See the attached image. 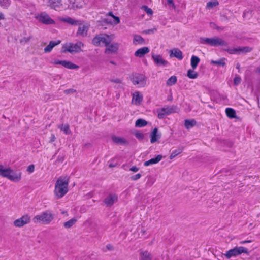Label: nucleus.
I'll return each instance as SVG.
<instances>
[{
  "instance_id": "f257e3e1",
  "label": "nucleus",
  "mask_w": 260,
  "mask_h": 260,
  "mask_svg": "<svg viewBox=\"0 0 260 260\" xmlns=\"http://www.w3.org/2000/svg\"><path fill=\"white\" fill-rule=\"evenodd\" d=\"M69 178L67 176H61L58 178L55 184L54 193L56 199H61L69 191Z\"/></svg>"
},
{
  "instance_id": "f03ea898",
  "label": "nucleus",
  "mask_w": 260,
  "mask_h": 260,
  "mask_svg": "<svg viewBox=\"0 0 260 260\" xmlns=\"http://www.w3.org/2000/svg\"><path fill=\"white\" fill-rule=\"evenodd\" d=\"M22 173L20 171H14L10 168H5L0 165V176L6 177L14 182H19L21 179Z\"/></svg>"
},
{
  "instance_id": "7ed1b4c3",
  "label": "nucleus",
  "mask_w": 260,
  "mask_h": 260,
  "mask_svg": "<svg viewBox=\"0 0 260 260\" xmlns=\"http://www.w3.org/2000/svg\"><path fill=\"white\" fill-rule=\"evenodd\" d=\"M54 218V214L51 211L47 210L42 212L40 214L36 215L32 219L35 223H41L45 224L50 223Z\"/></svg>"
},
{
  "instance_id": "20e7f679",
  "label": "nucleus",
  "mask_w": 260,
  "mask_h": 260,
  "mask_svg": "<svg viewBox=\"0 0 260 260\" xmlns=\"http://www.w3.org/2000/svg\"><path fill=\"white\" fill-rule=\"evenodd\" d=\"M200 41L201 44H206L211 46H227L228 45V43L225 41L217 37L212 38L201 37L200 38Z\"/></svg>"
},
{
  "instance_id": "39448f33",
  "label": "nucleus",
  "mask_w": 260,
  "mask_h": 260,
  "mask_svg": "<svg viewBox=\"0 0 260 260\" xmlns=\"http://www.w3.org/2000/svg\"><path fill=\"white\" fill-rule=\"evenodd\" d=\"M114 35H108L105 34L96 36L92 39V44L95 46H100L103 44L105 46L109 45L114 39Z\"/></svg>"
},
{
  "instance_id": "423d86ee",
  "label": "nucleus",
  "mask_w": 260,
  "mask_h": 260,
  "mask_svg": "<svg viewBox=\"0 0 260 260\" xmlns=\"http://www.w3.org/2000/svg\"><path fill=\"white\" fill-rule=\"evenodd\" d=\"M84 46L83 43L78 41L76 43H68L64 44L62 46V53L70 52V53H78L81 52L82 48Z\"/></svg>"
},
{
  "instance_id": "0eeeda50",
  "label": "nucleus",
  "mask_w": 260,
  "mask_h": 260,
  "mask_svg": "<svg viewBox=\"0 0 260 260\" xmlns=\"http://www.w3.org/2000/svg\"><path fill=\"white\" fill-rule=\"evenodd\" d=\"M131 80L133 84L138 85L139 87H143L146 84V77L142 74H136L133 75Z\"/></svg>"
},
{
  "instance_id": "6e6552de",
  "label": "nucleus",
  "mask_w": 260,
  "mask_h": 260,
  "mask_svg": "<svg viewBox=\"0 0 260 260\" xmlns=\"http://www.w3.org/2000/svg\"><path fill=\"white\" fill-rule=\"evenodd\" d=\"M178 107L176 106H168L162 108L160 110L157 111V117L159 119H163L166 116L171 113L176 112Z\"/></svg>"
},
{
  "instance_id": "1a4fd4ad",
  "label": "nucleus",
  "mask_w": 260,
  "mask_h": 260,
  "mask_svg": "<svg viewBox=\"0 0 260 260\" xmlns=\"http://www.w3.org/2000/svg\"><path fill=\"white\" fill-rule=\"evenodd\" d=\"M248 249L243 247H236L233 249L229 250L224 254L225 257L229 259L232 256H237L242 253H247Z\"/></svg>"
},
{
  "instance_id": "9d476101",
  "label": "nucleus",
  "mask_w": 260,
  "mask_h": 260,
  "mask_svg": "<svg viewBox=\"0 0 260 260\" xmlns=\"http://www.w3.org/2000/svg\"><path fill=\"white\" fill-rule=\"evenodd\" d=\"M37 18L38 20L45 24H53L55 21L46 12H42L38 14Z\"/></svg>"
},
{
  "instance_id": "9b49d317",
  "label": "nucleus",
  "mask_w": 260,
  "mask_h": 260,
  "mask_svg": "<svg viewBox=\"0 0 260 260\" xmlns=\"http://www.w3.org/2000/svg\"><path fill=\"white\" fill-rule=\"evenodd\" d=\"M54 64H60L63 66L64 67L69 69H77L79 68V66L74 64L72 62L67 60H55L54 61L51 62Z\"/></svg>"
},
{
  "instance_id": "f8f14e48",
  "label": "nucleus",
  "mask_w": 260,
  "mask_h": 260,
  "mask_svg": "<svg viewBox=\"0 0 260 260\" xmlns=\"http://www.w3.org/2000/svg\"><path fill=\"white\" fill-rule=\"evenodd\" d=\"M30 221V218L28 215H25L21 218L15 220L14 222V225L16 227H22L24 225L28 224Z\"/></svg>"
},
{
  "instance_id": "ddd939ff",
  "label": "nucleus",
  "mask_w": 260,
  "mask_h": 260,
  "mask_svg": "<svg viewBox=\"0 0 260 260\" xmlns=\"http://www.w3.org/2000/svg\"><path fill=\"white\" fill-rule=\"evenodd\" d=\"M118 198L115 194H110L107 196L104 200V202L107 207L112 206L117 201Z\"/></svg>"
},
{
  "instance_id": "4468645a",
  "label": "nucleus",
  "mask_w": 260,
  "mask_h": 260,
  "mask_svg": "<svg viewBox=\"0 0 260 260\" xmlns=\"http://www.w3.org/2000/svg\"><path fill=\"white\" fill-rule=\"evenodd\" d=\"M152 57L155 63L158 66H166L168 64V61L164 60L160 55L153 54Z\"/></svg>"
},
{
  "instance_id": "2eb2a0df",
  "label": "nucleus",
  "mask_w": 260,
  "mask_h": 260,
  "mask_svg": "<svg viewBox=\"0 0 260 260\" xmlns=\"http://www.w3.org/2000/svg\"><path fill=\"white\" fill-rule=\"evenodd\" d=\"M132 103L135 105H140L143 100V96L139 91H135L132 94Z\"/></svg>"
},
{
  "instance_id": "dca6fc26",
  "label": "nucleus",
  "mask_w": 260,
  "mask_h": 260,
  "mask_svg": "<svg viewBox=\"0 0 260 260\" xmlns=\"http://www.w3.org/2000/svg\"><path fill=\"white\" fill-rule=\"evenodd\" d=\"M106 48L105 51L106 53H109V52L114 53L117 52L118 49L119 44L117 43H113L106 45Z\"/></svg>"
},
{
  "instance_id": "f3484780",
  "label": "nucleus",
  "mask_w": 260,
  "mask_h": 260,
  "mask_svg": "<svg viewBox=\"0 0 260 260\" xmlns=\"http://www.w3.org/2000/svg\"><path fill=\"white\" fill-rule=\"evenodd\" d=\"M170 57H174L178 59L179 60H181L183 58L182 52L178 48H174L172 50H170Z\"/></svg>"
},
{
  "instance_id": "a211bd4d",
  "label": "nucleus",
  "mask_w": 260,
  "mask_h": 260,
  "mask_svg": "<svg viewBox=\"0 0 260 260\" xmlns=\"http://www.w3.org/2000/svg\"><path fill=\"white\" fill-rule=\"evenodd\" d=\"M150 50L147 47H144L138 49L135 52V55L138 57H142L145 54L148 53Z\"/></svg>"
},
{
  "instance_id": "6ab92c4d",
  "label": "nucleus",
  "mask_w": 260,
  "mask_h": 260,
  "mask_svg": "<svg viewBox=\"0 0 260 260\" xmlns=\"http://www.w3.org/2000/svg\"><path fill=\"white\" fill-rule=\"evenodd\" d=\"M78 25L79 26L77 32V35L81 36L82 37L86 36L87 34V31L88 30V26L85 25H82V23Z\"/></svg>"
},
{
  "instance_id": "aec40b11",
  "label": "nucleus",
  "mask_w": 260,
  "mask_h": 260,
  "mask_svg": "<svg viewBox=\"0 0 260 260\" xmlns=\"http://www.w3.org/2000/svg\"><path fill=\"white\" fill-rule=\"evenodd\" d=\"M61 41L60 40H58L57 41H50L49 44L44 48V52L45 53L50 52L55 46L59 45Z\"/></svg>"
},
{
  "instance_id": "412c9836",
  "label": "nucleus",
  "mask_w": 260,
  "mask_h": 260,
  "mask_svg": "<svg viewBox=\"0 0 260 260\" xmlns=\"http://www.w3.org/2000/svg\"><path fill=\"white\" fill-rule=\"evenodd\" d=\"M112 140L113 142L117 144L127 145L128 144V141L122 137L113 136L112 137Z\"/></svg>"
},
{
  "instance_id": "4be33fe9",
  "label": "nucleus",
  "mask_w": 260,
  "mask_h": 260,
  "mask_svg": "<svg viewBox=\"0 0 260 260\" xmlns=\"http://www.w3.org/2000/svg\"><path fill=\"white\" fill-rule=\"evenodd\" d=\"M61 20L72 25H78L81 24V21L75 20L69 17L63 18L61 19Z\"/></svg>"
},
{
  "instance_id": "5701e85b",
  "label": "nucleus",
  "mask_w": 260,
  "mask_h": 260,
  "mask_svg": "<svg viewBox=\"0 0 260 260\" xmlns=\"http://www.w3.org/2000/svg\"><path fill=\"white\" fill-rule=\"evenodd\" d=\"M162 156L161 155H158L155 158H153L144 162L145 166H148L150 165L157 164L162 159Z\"/></svg>"
},
{
  "instance_id": "b1692460",
  "label": "nucleus",
  "mask_w": 260,
  "mask_h": 260,
  "mask_svg": "<svg viewBox=\"0 0 260 260\" xmlns=\"http://www.w3.org/2000/svg\"><path fill=\"white\" fill-rule=\"evenodd\" d=\"M140 260H151L152 255L148 251L141 250L140 252Z\"/></svg>"
},
{
  "instance_id": "393cba45",
  "label": "nucleus",
  "mask_w": 260,
  "mask_h": 260,
  "mask_svg": "<svg viewBox=\"0 0 260 260\" xmlns=\"http://www.w3.org/2000/svg\"><path fill=\"white\" fill-rule=\"evenodd\" d=\"M49 5L53 9L57 10L61 5L60 0H49Z\"/></svg>"
},
{
  "instance_id": "a878e982",
  "label": "nucleus",
  "mask_w": 260,
  "mask_h": 260,
  "mask_svg": "<svg viewBox=\"0 0 260 260\" xmlns=\"http://www.w3.org/2000/svg\"><path fill=\"white\" fill-rule=\"evenodd\" d=\"M158 129L157 128H155L151 134V140L150 142L151 143H154L160 138V136L157 134Z\"/></svg>"
},
{
  "instance_id": "bb28decb",
  "label": "nucleus",
  "mask_w": 260,
  "mask_h": 260,
  "mask_svg": "<svg viewBox=\"0 0 260 260\" xmlns=\"http://www.w3.org/2000/svg\"><path fill=\"white\" fill-rule=\"evenodd\" d=\"M77 221L76 218H73L68 221L63 223V225L65 229H70L72 228Z\"/></svg>"
},
{
  "instance_id": "cd10ccee",
  "label": "nucleus",
  "mask_w": 260,
  "mask_h": 260,
  "mask_svg": "<svg viewBox=\"0 0 260 260\" xmlns=\"http://www.w3.org/2000/svg\"><path fill=\"white\" fill-rule=\"evenodd\" d=\"M133 43L135 44L144 45L145 44L144 39L140 35H135L133 39Z\"/></svg>"
},
{
  "instance_id": "c85d7f7f",
  "label": "nucleus",
  "mask_w": 260,
  "mask_h": 260,
  "mask_svg": "<svg viewBox=\"0 0 260 260\" xmlns=\"http://www.w3.org/2000/svg\"><path fill=\"white\" fill-rule=\"evenodd\" d=\"M200 61V59L198 57L194 56V55L192 56V57L191 58L190 61H191V66L193 70H194L196 69Z\"/></svg>"
},
{
  "instance_id": "c756f323",
  "label": "nucleus",
  "mask_w": 260,
  "mask_h": 260,
  "mask_svg": "<svg viewBox=\"0 0 260 260\" xmlns=\"http://www.w3.org/2000/svg\"><path fill=\"white\" fill-rule=\"evenodd\" d=\"M183 147H180L178 148L176 150H175L173 151V152L171 153V155H170V159H172L174 158H175L176 156H177L178 154H180L182 152L183 150Z\"/></svg>"
},
{
  "instance_id": "7c9ffc66",
  "label": "nucleus",
  "mask_w": 260,
  "mask_h": 260,
  "mask_svg": "<svg viewBox=\"0 0 260 260\" xmlns=\"http://www.w3.org/2000/svg\"><path fill=\"white\" fill-rule=\"evenodd\" d=\"M196 124V121L194 119L185 120L184 121V126L187 129H190L193 127Z\"/></svg>"
},
{
  "instance_id": "2f4dec72",
  "label": "nucleus",
  "mask_w": 260,
  "mask_h": 260,
  "mask_svg": "<svg viewBox=\"0 0 260 260\" xmlns=\"http://www.w3.org/2000/svg\"><path fill=\"white\" fill-rule=\"evenodd\" d=\"M225 113L226 116L230 118H234L236 117V112L235 111L230 108H228L225 109Z\"/></svg>"
},
{
  "instance_id": "473e14b6",
  "label": "nucleus",
  "mask_w": 260,
  "mask_h": 260,
  "mask_svg": "<svg viewBox=\"0 0 260 260\" xmlns=\"http://www.w3.org/2000/svg\"><path fill=\"white\" fill-rule=\"evenodd\" d=\"M218 5L219 3L217 0H213L208 2L206 4V8L207 9L210 10L217 6Z\"/></svg>"
},
{
  "instance_id": "72a5a7b5",
  "label": "nucleus",
  "mask_w": 260,
  "mask_h": 260,
  "mask_svg": "<svg viewBox=\"0 0 260 260\" xmlns=\"http://www.w3.org/2000/svg\"><path fill=\"white\" fill-rule=\"evenodd\" d=\"M147 122L143 119H138L135 122V126L138 127H142L146 126Z\"/></svg>"
},
{
  "instance_id": "f704fd0d",
  "label": "nucleus",
  "mask_w": 260,
  "mask_h": 260,
  "mask_svg": "<svg viewBox=\"0 0 260 260\" xmlns=\"http://www.w3.org/2000/svg\"><path fill=\"white\" fill-rule=\"evenodd\" d=\"M177 82V77L175 76H172L170 78H169L166 82V84L167 86H171Z\"/></svg>"
},
{
  "instance_id": "c9c22d12",
  "label": "nucleus",
  "mask_w": 260,
  "mask_h": 260,
  "mask_svg": "<svg viewBox=\"0 0 260 260\" xmlns=\"http://www.w3.org/2000/svg\"><path fill=\"white\" fill-rule=\"evenodd\" d=\"M58 128L61 131H63L65 134H69L71 133V131H70L69 128V125L68 124L60 125L58 126Z\"/></svg>"
},
{
  "instance_id": "e433bc0d",
  "label": "nucleus",
  "mask_w": 260,
  "mask_h": 260,
  "mask_svg": "<svg viewBox=\"0 0 260 260\" xmlns=\"http://www.w3.org/2000/svg\"><path fill=\"white\" fill-rule=\"evenodd\" d=\"M225 58H221L219 60H216V61L211 60V63L213 64H216L217 66H221L224 67L225 65Z\"/></svg>"
},
{
  "instance_id": "4c0bfd02",
  "label": "nucleus",
  "mask_w": 260,
  "mask_h": 260,
  "mask_svg": "<svg viewBox=\"0 0 260 260\" xmlns=\"http://www.w3.org/2000/svg\"><path fill=\"white\" fill-rule=\"evenodd\" d=\"M198 76V73L194 71L193 70L189 69L187 71V76L190 79H196Z\"/></svg>"
},
{
  "instance_id": "58836bf2",
  "label": "nucleus",
  "mask_w": 260,
  "mask_h": 260,
  "mask_svg": "<svg viewBox=\"0 0 260 260\" xmlns=\"http://www.w3.org/2000/svg\"><path fill=\"white\" fill-rule=\"evenodd\" d=\"M10 5V0H0V6L4 9H7Z\"/></svg>"
},
{
  "instance_id": "ea45409f",
  "label": "nucleus",
  "mask_w": 260,
  "mask_h": 260,
  "mask_svg": "<svg viewBox=\"0 0 260 260\" xmlns=\"http://www.w3.org/2000/svg\"><path fill=\"white\" fill-rule=\"evenodd\" d=\"M239 53H245L249 52L251 50V49L249 47H238Z\"/></svg>"
},
{
  "instance_id": "a19ab883",
  "label": "nucleus",
  "mask_w": 260,
  "mask_h": 260,
  "mask_svg": "<svg viewBox=\"0 0 260 260\" xmlns=\"http://www.w3.org/2000/svg\"><path fill=\"white\" fill-rule=\"evenodd\" d=\"M225 51L231 54H239L238 47L228 48L225 49Z\"/></svg>"
},
{
  "instance_id": "79ce46f5",
  "label": "nucleus",
  "mask_w": 260,
  "mask_h": 260,
  "mask_svg": "<svg viewBox=\"0 0 260 260\" xmlns=\"http://www.w3.org/2000/svg\"><path fill=\"white\" fill-rule=\"evenodd\" d=\"M141 9L143 10L148 15H152L153 11L151 8H148L147 6H143Z\"/></svg>"
},
{
  "instance_id": "37998d69",
  "label": "nucleus",
  "mask_w": 260,
  "mask_h": 260,
  "mask_svg": "<svg viewBox=\"0 0 260 260\" xmlns=\"http://www.w3.org/2000/svg\"><path fill=\"white\" fill-rule=\"evenodd\" d=\"M108 15L110 16L113 18V19H114V23L115 24H118L120 22L119 18L118 17L114 16L112 12H109Z\"/></svg>"
},
{
  "instance_id": "c03bdc74",
  "label": "nucleus",
  "mask_w": 260,
  "mask_h": 260,
  "mask_svg": "<svg viewBox=\"0 0 260 260\" xmlns=\"http://www.w3.org/2000/svg\"><path fill=\"white\" fill-rule=\"evenodd\" d=\"M135 137L139 139L142 140L144 138V135L142 133L140 132L139 131H136L134 133Z\"/></svg>"
},
{
  "instance_id": "a18cd8bd",
  "label": "nucleus",
  "mask_w": 260,
  "mask_h": 260,
  "mask_svg": "<svg viewBox=\"0 0 260 260\" xmlns=\"http://www.w3.org/2000/svg\"><path fill=\"white\" fill-rule=\"evenodd\" d=\"M31 39V36H29L28 37H23L20 40V42L21 43H26L28 42Z\"/></svg>"
},
{
  "instance_id": "49530a36",
  "label": "nucleus",
  "mask_w": 260,
  "mask_h": 260,
  "mask_svg": "<svg viewBox=\"0 0 260 260\" xmlns=\"http://www.w3.org/2000/svg\"><path fill=\"white\" fill-rule=\"evenodd\" d=\"M141 176L142 175L141 174L138 173L135 175L131 176L130 178L132 180L135 181L140 179L141 177Z\"/></svg>"
},
{
  "instance_id": "de8ad7c7",
  "label": "nucleus",
  "mask_w": 260,
  "mask_h": 260,
  "mask_svg": "<svg viewBox=\"0 0 260 260\" xmlns=\"http://www.w3.org/2000/svg\"><path fill=\"white\" fill-rule=\"evenodd\" d=\"M241 79L239 76H236L234 79V84L235 85H238L241 82Z\"/></svg>"
},
{
  "instance_id": "09e8293b",
  "label": "nucleus",
  "mask_w": 260,
  "mask_h": 260,
  "mask_svg": "<svg viewBox=\"0 0 260 260\" xmlns=\"http://www.w3.org/2000/svg\"><path fill=\"white\" fill-rule=\"evenodd\" d=\"M35 171V165L32 164L29 165L27 168V171L29 173H32Z\"/></svg>"
},
{
  "instance_id": "8fccbe9b",
  "label": "nucleus",
  "mask_w": 260,
  "mask_h": 260,
  "mask_svg": "<svg viewBox=\"0 0 260 260\" xmlns=\"http://www.w3.org/2000/svg\"><path fill=\"white\" fill-rule=\"evenodd\" d=\"M156 28H153L150 29H147L143 31V32L146 34H153L155 31H156Z\"/></svg>"
},
{
  "instance_id": "3c124183",
  "label": "nucleus",
  "mask_w": 260,
  "mask_h": 260,
  "mask_svg": "<svg viewBox=\"0 0 260 260\" xmlns=\"http://www.w3.org/2000/svg\"><path fill=\"white\" fill-rule=\"evenodd\" d=\"M76 92V90L74 89H69L64 91V93L66 94H72Z\"/></svg>"
},
{
  "instance_id": "603ef678",
  "label": "nucleus",
  "mask_w": 260,
  "mask_h": 260,
  "mask_svg": "<svg viewBox=\"0 0 260 260\" xmlns=\"http://www.w3.org/2000/svg\"><path fill=\"white\" fill-rule=\"evenodd\" d=\"M110 82L115 83H121L122 80L120 79L116 78V79H112L110 80Z\"/></svg>"
},
{
  "instance_id": "864d4df0",
  "label": "nucleus",
  "mask_w": 260,
  "mask_h": 260,
  "mask_svg": "<svg viewBox=\"0 0 260 260\" xmlns=\"http://www.w3.org/2000/svg\"><path fill=\"white\" fill-rule=\"evenodd\" d=\"M106 248L108 251H112L114 249L113 246L112 245L110 244H107L106 246Z\"/></svg>"
},
{
  "instance_id": "5fc2aeb1",
  "label": "nucleus",
  "mask_w": 260,
  "mask_h": 260,
  "mask_svg": "<svg viewBox=\"0 0 260 260\" xmlns=\"http://www.w3.org/2000/svg\"><path fill=\"white\" fill-rule=\"evenodd\" d=\"M139 168L137 167L136 166H133L129 169L130 171L134 172H137L139 171Z\"/></svg>"
},
{
  "instance_id": "6e6d98bb",
  "label": "nucleus",
  "mask_w": 260,
  "mask_h": 260,
  "mask_svg": "<svg viewBox=\"0 0 260 260\" xmlns=\"http://www.w3.org/2000/svg\"><path fill=\"white\" fill-rule=\"evenodd\" d=\"M103 21L106 23L112 24L113 23V21L108 18H105L103 20Z\"/></svg>"
},
{
  "instance_id": "4d7b16f0",
  "label": "nucleus",
  "mask_w": 260,
  "mask_h": 260,
  "mask_svg": "<svg viewBox=\"0 0 260 260\" xmlns=\"http://www.w3.org/2000/svg\"><path fill=\"white\" fill-rule=\"evenodd\" d=\"M56 139V138L54 136V134H52L51 136V138H50V142H54Z\"/></svg>"
},
{
  "instance_id": "13d9d810",
  "label": "nucleus",
  "mask_w": 260,
  "mask_h": 260,
  "mask_svg": "<svg viewBox=\"0 0 260 260\" xmlns=\"http://www.w3.org/2000/svg\"><path fill=\"white\" fill-rule=\"evenodd\" d=\"M210 26H211V27H214L216 29H219L220 28L219 27L216 26L215 23H212V22L210 23Z\"/></svg>"
},
{
  "instance_id": "bf43d9fd",
  "label": "nucleus",
  "mask_w": 260,
  "mask_h": 260,
  "mask_svg": "<svg viewBox=\"0 0 260 260\" xmlns=\"http://www.w3.org/2000/svg\"><path fill=\"white\" fill-rule=\"evenodd\" d=\"M167 2L169 4H171L172 5V6H174V3H173V0H167Z\"/></svg>"
},
{
  "instance_id": "052dcab7",
  "label": "nucleus",
  "mask_w": 260,
  "mask_h": 260,
  "mask_svg": "<svg viewBox=\"0 0 260 260\" xmlns=\"http://www.w3.org/2000/svg\"><path fill=\"white\" fill-rule=\"evenodd\" d=\"M5 15L3 13H0V19H4Z\"/></svg>"
},
{
  "instance_id": "680f3d73",
  "label": "nucleus",
  "mask_w": 260,
  "mask_h": 260,
  "mask_svg": "<svg viewBox=\"0 0 260 260\" xmlns=\"http://www.w3.org/2000/svg\"><path fill=\"white\" fill-rule=\"evenodd\" d=\"M109 167L110 168H113V167H115V165L114 164H109Z\"/></svg>"
},
{
  "instance_id": "e2e57ef3",
  "label": "nucleus",
  "mask_w": 260,
  "mask_h": 260,
  "mask_svg": "<svg viewBox=\"0 0 260 260\" xmlns=\"http://www.w3.org/2000/svg\"><path fill=\"white\" fill-rule=\"evenodd\" d=\"M62 214H66V215H68V213H67V211H63V212H62Z\"/></svg>"
},
{
  "instance_id": "0e129e2a",
  "label": "nucleus",
  "mask_w": 260,
  "mask_h": 260,
  "mask_svg": "<svg viewBox=\"0 0 260 260\" xmlns=\"http://www.w3.org/2000/svg\"><path fill=\"white\" fill-rule=\"evenodd\" d=\"M248 242V241H242V242H241L240 243H241V244H243V243H246V242Z\"/></svg>"
},
{
  "instance_id": "69168bd1",
  "label": "nucleus",
  "mask_w": 260,
  "mask_h": 260,
  "mask_svg": "<svg viewBox=\"0 0 260 260\" xmlns=\"http://www.w3.org/2000/svg\"><path fill=\"white\" fill-rule=\"evenodd\" d=\"M63 157H61V158H60V159H59V161L62 162V161H63Z\"/></svg>"
},
{
  "instance_id": "338daca9",
  "label": "nucleus",
  "mask_w": 260,
  "mask_h": 260,
  "mask_svg": "<svg viewBox=\"0 0 260 260\" xmlns=\"http://www.w3.org/2000/svg\"><path fill=\"white\" fill-rule=\"evenodd\" d=\"M110 63H111V64H115V63L114 61H110Z\"/></svg>"
},
{
  "instance_id": "774afa93",
  "label": "nucleus",
  "mask_w": 260,
  "mask_h": 260,
  "mask_svg": "<svg viewBox=\"0 0 260 260\" xmlns=\"http://www.w3.org/2000/svg\"><path fill=\"white\" fill-rule=\"evenodd\" d=\"M239 67H240V65H239V64H238L237 65L236 68H237V69H239Z\"/></svg>"
}]
</instances>
